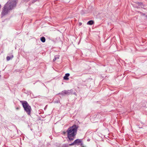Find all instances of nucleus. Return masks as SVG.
Wrapping results in <instances>:
<instances>
[{
	"label": "nucleus",
	"instance_id": "0eeeda50",
	"mask_svg": "<svg viewBox=\"0 0 147 147\" xmlns=\"http://www.w3.org/2000/svg\"><path fill=\"white\" fill-rule=\"evenodd\" d=\"M9 55L10 56H7L6 57V60L7 61L12 59L13 57V55L11 53Z\"/></svg>",
	"mask_w": 147,
	"mask_h": 147
},
{
	"label": "nucleus",
	"instance_id": "f03ea898",
	"mask_svg": "<svg viewBox=\"0 0 147 147\" xmlns=\"http://www.w3.org/2000/svg\"><path fill=\"white\" fill-rule=\"evenodd\" d=\"M78 128V126L75 124L67 129L66 132L67 137L70 141L74 140V138L77 134Z\"/></svg>",
	"mask_w": 147,
	"mask_h": 147
},
{
	"label": "nucleus",
	"instance_id": "412c9836",
	"mask_svg": "<svg viewBox=\"0 0 147 147\" xmlns=\"http://www.w3.org/2000/svg\"><path fill=\"white\" fill-rule=\"evenodd\" d=\"M87 141H89V140H88H88Z\"/></svg>",
	"mask_w": 147,
	"mask_h": 147
},
{
	"label": "nucleus",
	"instance_id": "6ab92c4d",
	"mask_svg": "<svg viewBox=\"0 0 147 147\" xmlns=\"http://www.w3.org/2000/svg\"><path fill=\"white\" fill-rule=\"evenodd\" d=\"M16 109H19V108H16Z\"/></svg>",
	"mask_w": 147,
	"mask_h": 147
},
{
	"label": "nucleus",
	"instance_id": "f3484780",
	"mask_svg": "<svg viewBox=\"0 0 147 147\" xmlns=\"http://www.w3.org/2000/svg\"><path fill=\"white\" fill-rule=\"evenodd\" d=\"M66 132H65V131H63V134H66Z\"/></svg>",
	"mask_w": 147,
	"mask_h": 147
},
{
	"label": "nucleus",
	"instance_id": "dca6fc26",
	"mask_svg": "<svg viewBox=\"0 0 147 147\" xmlns=\"http://www.w3.org/2000/svg\"><path fill=\"white\" fill-rule=\"evenodd\" d=\"M142 4H143V3H142V2H140V3H139V5H142Z\"/></svg>",
	"mask_w": 147,
	"mask_h": 147
},
{
	"label": "nucleus",
	"instance_id": "f8f14e48",
	"mask_svg": "<svg viewBox=\"0 0 147 147\" xmlns=\"http://www.w3.org/2000/svg\"><path fill=\"white\" fill-rule=\"evenodd\" d=\"M62 147H68V145L67 144H64L62 146Z\"/></svg>",
	"mask_w": 147,
	"mask_h": 147
},
{
	"label": "nucleus",
	"instance_id": "39448f33",
	"mask_svg": "<svg viewBox=\"0 0 147 147\" xmlns=\"http://www.w3.org/2000/svg\"><path fill=\"white\" fill-rule=\"evenodd\" d=\"M83 142L82 141L81 139H77L75 140L72 143L69 144V145L71 146L74 145H76L78 146L80 145L81 143Z\"/></svg>",
	"mask_w": 147,
	"mask_h": 147
},
{
	"label": "nucleus",
	"instance_id": "a211bd4d",
	"mask_svg": "<svg viewBox=\"0 0 147 147\" xmlns=\"http://www.w3.org/2000/svg\"><path fill=\"white\" fill-rule=\"evenodd\" d=\"M1 5L0 4V9H1Z\"/></svg>",
	"mask_w": 147,
	"mask_h": 147
},
{
	"label": "nucleus",
	"instance_id": "4468645a",
	"mask_svg": "<svg viewBox=\"0 0 147 147\" xmlns=\"http://www.w3.org/2000/svg\"><path fill=\"white\" fill-rule=\"evenodd\" d=\"M140 13H141L142 15L143 16H145V13H142V12H140Z\"/></svg>",
	"mask_w": 147,
	"mask_h": 147
},
{
	"label": "nucleus",
	"instance_id": "f257e3e1",
	"mask_svg": "<svg viewBox=\"0 0 147 147\" xmlns=\"http://www.w3.org/2000/svg\"><path fill=\"white\" fill-rule=\"evenodd\" d=\"M18 0H9L4 5L1 13V16L3 17L7 14L9 11L11 10L15 7L17 3Z\"/></svg>",
	"mask_w": 147,
	"mask_h": 147
},
{
	"label": "nucleus",
	"instance_id": "6e6552de",
	"mask_svg": "<svg viewBox=\"0 0 147 147\" xmlns=\"http://www.w3.org/2000/svg\"><path fill=\"white\" fill-rule=\"evenodd\" d=\"M94 23V21L92 20H90L88 21L87 24L89 25H92Z\"/></svg>",
	"mask_w": 147,
	"mask_h": 147
},
{
	"label": "nucleus",
	"instance_id": "9d476101",
	"mask_svg": "<svg viewBox=\"0 0 147 147\" xmlns=\"http://www.w3.org/2000/svg\"><path fill=\"white\" fill-rule=\"evenodd\" d=\"M40 40L43 42H45L46 39L45 38L44 36H42L40 38Z\"/></svg>",
	"mask_w": 147,
	"mask_h": 147
},
{
	"label": "nucleus",
	"instance_id": "20e7f679",
	"mask_svg": "<svg viewBox=\"0 0 147 147\" xmlns=\"http://www.w3.org/2000/svg\"><path fill=\"white\" fill-rule=\"evenodd\" d=\"M73 91L72 90H64L63 91L60 93H59L58 94H61L62 95H64V94L69 95L72 94V92Z\"/></svg>",
	"mask_w": 147,
	"mask_h": 147
},
{
	"label": "nucleus",
	"instance_id": "ddd939ff",
	"mask_svg": "<svg viewBox=\"0 0 147 147\" xmlns=\"http://www.w3.org/2000/svg\"><path fill=\"white\" fill-rule=\"evenodd\" d=\"M80 145L81 146V147H86V146L84 144L83 142L81 143V144H80Z\"/></svg>",
	"mask_w": 147,
	"mask_h": 147
},
{
	"label": "nucleus",
	"instance_id": "1a4fd4ad",
	"mask_svg": "<svg viewBox=\"0 0 147 147\" xmlns=\"http://www.w3.org/2000/svg\"><path fill=\"white\" fill-rule=\"evenodd\" d=\"M60 56L59 55H57L55 56L54 58L53 59V61H55L57 59H59V58Z\"/></svg>",
	"mask_w": 147,
	"mask_h": 147
},
{
	"label": "nucleus",
	"instance_id": "aec40b11",
	"mask_svg": "<svg viewBox=\"0 0 147 147\" xmlns=\"http://www.w3.org/2000/svg\"><path fill=\"white\" fill-rule=\"evenodd\" d=\"M146 18H147V15L146 16Z\"/></svg>",
	"mask_w": 147,
	"mask_h": 147
},
{
	"label": "nucleus",
	"instance_id": "7ed1b4c3",
	"mask_svg": "<svg viewBox=\"0 0 147 147\" xmlns=\"http://www.w3.org/2000/svg\"><path fill=\"white\" fill-rule=\"evenodd\" d=\"M20 102L22 104L24 111L28 115H30L32 109L27 102L26 101H20Z\"/></svg>",
	"mask_w": 147,
	"mask_h": 147
},
{
	"label": "nucleus",
	"instance_id": "423d86ee",
	"mask_svg": "<svg viewBox=\"0 0 147 147\" xmlns=\"http://www.w3.org/2000/svg\"><path fill=\"white\" fill-rule=\"evenodd\" d=\"M70 76L69 73H67L65 74V75L63 77V79L66 80H69L68 77Z\"/></svg>",
	"mask_w": 147,
	"mask_h": 147
},
{
	"label": "nucleus",
	"instance_id": "2eb2a0df",
	"mask_svg": "<svg viewBox=\"0 0 147 147\" xmlns=\"http://www.w3.org/2000/svg\"><path fill=\"white\" fill-rule=\"evenodd\" d=\"M82 24V23L81 22H80L79 24V25L80 26H81Z\"/></svg>",
	"mask_w": 147,
	"mask_h": 147
},
{
	"label": "nucleus",
	"instance_id": "9b49d317",
	"mask_svg": "<svg viewBox=\"0 0 147 147\" xmlns=\"http://www.w3.org/2000/svg\"><path fill=\"white\" fill-rule=\"evenodd\" d=\"M38 0H32V1H30V3H33Z\"/></svg>",
	"mask_w": 147,
	"mask_h": 147
}]
</instances>
